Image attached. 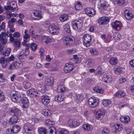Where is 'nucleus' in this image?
Wrapping results in <instances>:
<instances>
[{"mask_svg": "<svg viewBox=\"0 0 134 134\" xmlns=\"http://www.w3.org/2000/svg\"><path fill=\"white\" fill-rule=\"evenodd\" d=\"M10 95L12 101L14 102H19L23 98L21 93L14 91L11 92Z\"/></svg>", "mask_w": 134, "mask_h": 134, "instance_id": "nucleus-1", "label": "nucleus"}, {"mask_svg": "<svg viewBox=\"0 0 134 134\" xmlns=\"http://www.w3.org/2000/svg\"><path fill=\"white\" fill-rule=\"evenodd\" d=\"M82 122L81 119H69L67 122V125L71 128L75 127L79 125Z\"/></svg>", "mask_w": 134, "mask_h": 134, "instance_id": "nucleus-2", "label": "nucleus"}, {"mask_svg": "<svg viewBox=\"0 0 134 134\" xmlns=\"http://www.w3.org/2000/svg\"><path fill=\"white\" fill-rule=\"evenodd\" d=\"M83 23V21L80 19L74 20L71 23L72 26L73 28L76 30H80L82 27Z\"/></svg>", "mask_w": 134, "mask_h": 134, "instance_id": "nucleus-3", "label": "nucleus"}, {"mask_svg": "<svg viewBox=\"0 0 134 134\" xmlns=\"http://www.w3.org/2000/svg\"><path fill=\"white\" fill-rule=\"evenodd\" d=\"M10 5L4 6V8L5 10H10L11 12H14L18 10L19 8L17 6L16 3L15 2L11 3L10 1L8 3Z\"/></svg>", "mask_w": 134, "mask_h": 134, "instance_id": "nucleus-4", "label": "nucleus"}, {"mask_svg": "<svg viewBox=\"0 0 134 134\" xmlns=\"http://www.w3.org/2000/svg\"><path fill=\"white\" fill-rule=\"evenodd\" d=\"M82 40L83 45L85 46L88 47L90 46L92 40V38L90 35L89 34L84 35L82 37Z\"/></svg>", "mask_w": 134, "mask_h": 134, "instance_id": "nucleus-5", "label": "nucleus"}, {"mask_svg": "<svg viewBox=\"0 0 134 134\" xmlns=\"http://www.w3.org/2000/svg\"><path fill=\"white\" fill-rule=\"evenodd\" d=\"M99 102L98 99L97 97L94 96L90 98L88 100V105L91 107H94L97 106Z\"/></svg>", "mask_w": 134, "mask_h": 134, "instance_id": "nucleus-6", "label": "nucleus"}, {"mask_svg": "<svg viewBox=\"0 0 134 134\" xmlns=\"http://www.w3.org/2000/svg\"><path fill=\"white\" fill-rule=\"evenodd\" d=\"M73 39V37L70 35L64 36L63 37V43L66 46H69L72 43Z\"/></svg>", "mask_w": 134, "mask_h": 134, "instance_id": "nucleus-7", "label": "nucleus"}, {"mask_svg": "<svg viewBox=\"0 0 134 134\" xmlns=\"http://www.w3.org/2000/svg\"><path fill=\"white\" fill-rule=\"evenodd\" d=\"M49 29L51 33L53 35H57L59 31V29L55 24H53L50 25L49 27Z\"/></svg>", "mask_w": 134, "mask_h": 134, "instance_id": "nucleus-8", "label": "nucleus"}, {"mask_svg": "<svg viewBox=\"0 0 134 134\" xmlns=\"http://www.w3.org/2000/svg\"><path fill=\"white\" fill-rule=\"evenodd\" d=\"M26 93L30 97H36L39 96V93L38 91L34 89H31L27 90Z\"/></svg>", "mask_w": 134, "mask_h": 134, "instance_id": "nucleus-9", "label": "nucleus"}, {"mask_svg": "<svg viewBox=\"0 0 134 134\" xmlns=\"http://www.w3.org/2000/svg\"><path fill=\"white\" fill-rule=\"evenodd\" d=\"M100 3V9L101 10H106L110 6L108 2L104 0H101Z\"/></svg>", "mask_w": 134, "mask_h": 134, "instance_id": "nucleus-10", "label": "nucleus"}, {"mask_svg": "<svg viewBox=\"0 0 134 134\" xmlns=\"http://www.w3.org/2000/svg\"><path fill=\"white\" fill-rule=\"evenodd\" d=\"M112 28L117 31L120 30L122 27V25L120 21H116L111 24Z\"/></svg>", "mask_w": 134, "mask_h": 134, "instance_id": "nucleus-11", "label": "nucleus"}, {"mask_svg": "<svg viewBox=\"0 0 134 134\" xmlns=\"http://www.w3.org/2000/svg\"><path fill=\"white\" fill-rule=\"evenodd\" d=\"M111 126L113 127L115 132L120 131L122 129V126L121 124L112 123L111 124Z\"/></svg>", "mask_w": 134, "mask_h": 134, "instance_id": "nucleus-12", "label": "nucleus"}, {"mask_svg": "<svg viewBox=\"0 0 134 134\" xmlns=\"http://www.w3.org/2000/svg\"><path fill=\"white\" fill-rule=\"evenodd\" d=\"M24 130L26 133H31L33 132L34 130L30 126L29 124H25L24 127Z\"/></svg>", "mask_w": 134, "mask_h": 134, "instance_id": "nucleus-13", "label": "nucleus"}, {"mask_svg": "<svg viewBox=\"0 0 134 134\" xmlns=\"http://www.w3.org/2000/svg\"><path fill=\"white\" fill-rule=\"evenodd\" d=\"M73 68V64L70 62L66 64L64 68V70L66 72H69L72 71Z\"/></svg>", "mask_w": 134, "mask_h": 134, "instance_id": "nucleus-14", "label": "nucleus"}, {"mask_svg": "<svg viewBox=\"0 0 134 134\" xmlns=\"http://www.w3.org/2000/svg\"><path fill=\"white\" fill-rule=\"evenodd\" d=\"M50 102V98L46 95H44L41 97V102L44 105L48 104Z\"/></svg>", "mask_w": 134, "mask_h": 134, "instance_id": "nucleus-15", "label": "nucleus"}, {"mask_svg": "<svg viewBox=\"0 0 134 134\" xmlns=\"http://www.w3.org/2000/svg\"><path fill=\"white\" fill-rule=\"evenodd\" d=\"M98 22L100 25L107 24L109 22V19L107 17L103 16L99 18Z\"/></svg>", "mask_w": 134, "mask_h": 134, "instance_id": "nucleus-16", "label": "nucleus"}, {"mask_svg": "<svg viewBox=\"0 0 134 134\" xmlns=\"http://www.w3.org/2000/svg\"><path fill=\"white\" fill-rule=\"evenodd\" d=\"M85 12L86 14L90 16H93L96 14V12L94 10L91 8H87L85 10Z\"/></svg>", "mask_w": 134, "mask_h": 134, "instance_id": "nucleus-17", "label": "nucleus"}, {"mask_svg": "<svg viewBox=\"0 0 134 134\" xmlns=\"http://www.w3.org/2000/svg\"><path fill=\"white\" fill-rule=\"evenodd\" d=\"M30 36L29 34H26L24 35L23 36L24 42L22 43L23 45L30 46V44H27L26 43L29 41Z\"/></svg>", "mask_w": 134, "mask_h": 134, "instance_id": "nucleus-18", "label": "nucleus"}, {"mask_svg": "<svg viewBox=\"0 0 134 134\" xmlns=\"http://www.w3.org/2000/svg\"><path fill=\"white\" fill-rule=\"evenodd\" d=\"M124 14L125 18L128 20H131L134 16L133 15L129 12L128 10H126L125 11Z\"/></svg>", "mask_w": 134, "mask_h": 134, "instance_id": "nucleus-19", "label": "nucleus"}, {"mask_svg": "<svg viewBox=\"0 0 134 134\" xmlns=\"http://www.w3.org/2000/svg\"><path fill=\"white\" fill-rule=\"evenodd\" d=\"M35 16L36 17L37 20H40L42 17L41 12L40 11L36 10L32 12Z\"/></svg>", "mask_w": 134, "mask_h": 134, "instance_id": "nucleus-20", "label": "nucleus"}, {"mask_svg": "<svg viewBox=\"0 0 134 134\" xmlns=\"http://www.w3.org/2000/svg\"><path fill=\"white\" fill-rule=\"evenodd\" d=\"M105 113V111L103 109L99 110L96 114L95 116L97 119H98L103 117Z\"/></svg>", "mask_w": 134, "mask_h": 134, "instance_id": "nucleus-21", "label": "nucleus"}, {"mask_svg": "<svg viewBox=\"0 0 134 134\" xmlns=\"http://www.w3.org/2000/svg\"><path fill=\"white\" fill-rule=\"evenodd\" d=\"M42 41L43 42H44L46 44H47L48 42L54 41V40L53 39L50 38L46 36H43L42 37Z\"/></svg>", "mask_w": 134, "mask_h": 134, "instance_id": "nucleus-22", "label": "nucleus"}, {"mask_svg": "<svg viewBox=\"0 0 134 134\" xmlns=\"http://www.w3.org/2000/svg\"><path fill=\"white\" fill-rule=\"evenodd\" d=\"M7 60L4 57H2L0 58V63L1 64L2 68H5L7 64Z\"/></svg>", "mask_w": 134, "mask_h": 134, "instance_id": "nucleus-23", "label": "nucleus"}, {"mask_svg": "<svg viewBox=\"0 0 134 134\" xmlns=\"http://www.w3.org/2000/svg\"><path fill=\"white\" fill-rule=\"evenodd\" d=\"M65 97L64 95H57L55 96L54 99L57 102H60L64 100Z\"/></svg>", "mask_w": 134, "mask_h": 134, "instance_id": "nucleus-24", "label": "nucleus"}, {"mask_svg": "<svg viewBox=\"0 0 134 134\" xmlns=\"http://www.w3.org/2000/svg\"><path fill=\"white\" fill-rule=\"evenodd\" d=\"M18 122V116L14 115L10 118L9 119V122L10 124H15Z\"/></svg>", "mask_w": 134, "mask_h": 134, "instance_id": "nucleus-25", "label": "nucleus"}, {"mask_svg": "<svg viewBox=\"0 0 134 134\" xmlns=\"http://www.w3.org/2000/svg\"><path fill=\"white\" fill-rule=\"evenodd\" d=\"M130 117L128 116H122L120 118V121L125 123H128L130 121Z\"/></svg>", "mask_w": 134, "mask_h": 134, "instance_id": "nucleus-26", "label": "nucleus"}, {"mask_svg": "<svg viewBox=\"0 0 134 134\" xmlns=\"http://www.w3.org/2000/svg\"><path fill=\"white\" fill-rule=\"evenodd\" d=\"M4 33L2 32L1 34H0V40H1L3 44L5 45L7 42V38L4 36Z\"/></svg>", "mask_w": 134, "mask_h": 134, "instance_id": "nucleus-27", "label": "nucleus"}, {"mask_svg": "<svg viewBox=\"0 0 134 134\" xmlns=\"http://www.w3.org/2000/svg\"><path fill=\"white\" fill-rule=\"evenodd\" d=\"M103 80L105 82H110L112 80L111 76L110 75H108L103 78Z\"/></svg>", "mask_w": 134, "mask_h": 134, "instance_id": "nucleus-28", "label": "nucleus"}, {"mask_svg": "<svg viewBox=\"0 0 134 134\" xmlns=\"http://www.w3.org/2000/svg\"><path fill=\"white\" fill-rule=\"evenodd\" d=\"M25 46V54L24 53V50H22L18 54L26 56L29 54V49L30 46Z\"/></svg>", "mask_w": 134, "mask_h": 134, "instance_id": "nucleus-29", "label": "nucleus"}, {"mask_svg": "<svg viewBox=\"0 0 134 134\" xmlns=\"http://www.w3.org/2000/svg\"><path fill=\"white\" fill-rule=\"evenodd\" d=\"M13 131L14 133H18L20 130V127L17 125H15L12 127Z\"/></svg>", "mask_w": 134, "mask_h": 134, "instance_id": "nucleus-30", "label": "nucleus"}, {"mask_svg": "<svg viewBox=\"0 0 134 134\" xmlns=\"http://www.w3.org/2000/svg\"><path fill=\"white\" fill-rule=\"evenodd\" d=\"M11 50V49L9 48H6L5 50L2 53L3 55L7 56L10 54Z\"/></svg>", "mask_w": 134, "mask_h": 134, "instance_id": "nucleus-31", "label": "nucleus"}, {"mask_svg": "<svg viewBox=\"0 0 134 134\" xmlns=\"http://www.w3.org/2000/svg\"><path fill=\"white\" fill-rule=\"evenodd\" d=\"M114 96L119 97H123L125 96V94L124 92L121 91H119L117 92L114 94Z\"/></svg>", "mask_w": 134, "mask_h": 134, "instance_id": "nucleus-32", "label": "nucleus"}, {"mask_svg": "<svg viewBox=\"0 0 134 134\" xmlns=\"http://www.w3.org/2000/svg\"><path fill=\"white\" fill-rule=\"evenodd\" d=\"M14 50L16 51L21 47V42L19 41H16L14 43Z\"/></svg>", "mask_w": 134, "mask_h": 134, "instance_id": "nucleus-33", "label": "nucleus"}, {"mask_svg": "<svg viewBox=\"0 0 134 134\" xmlns=\"http://www.w3.org/2000/svg\"><path fill=\"white\" fill-rule=\"evenodd\" d=\"M109 63L112 65H115L118 62V60L117 58L114 57H112L109 60Z\"/></svg>", "mask_w": 134, "mask_h": 134, "instance_id": "nucleus-34", "label": "nucleus"}, {"mask_svg": "<svg viewBox=\"0 0 134 134\" xmlns=\"http://www.w3.org/2000/svg\"><path fill=\"white\" fill-rule=\"evenodd\" d=\"M68 16L67 14H64L60 16L59 19L62 22H64L68 20Z\"/></svg>", "mask_w": 134, "mask_h": 134, "instance_id": "nucleus-35", "label": "nucleus"}, {"mask_svg": "<svg viewBox=\"0 0 134 134\" xmlns=\"http://www.w3.org/2000/svg\"><path fill=\"white\" fill-rule=\"evenodd\" d=\"M66 88L64 86L59 85L57 88V91L59 92H63L66 90Z\"/></svg>", "mask_w": 134, "mask_h": 134, "instance_id": "nucleus-36", "label": "nucleus"}, {"mask_svg": "<svg viewBox=\"0 0 134 134\" xmlns=\"http://www.w3.org/2000/svg\"><path fill=\"white\" fill-rule=\"evenodd\" d=\"M42 114L45 116H49L52 114V112L48 109H44L43 110Z\"/></svg>", "mask_w": 134, "mask_h": 134, "instance_id": "nucleus-37", "label": "nucleus"}, {"mask_svg": "<svg viewBox=\"0 0 134 134\" xmlns=\"http://www.w3.org/2000/svg\"><path fill=\"white\" fill-rule=\"evenodd\" d=\"M38 131L39 134H46L47 133V130L44 127H41L38 128Z\"/></svg>", "mask_w": 134, "mask_h": 134, "instance_id": "nucleus-38", "label": "nucleus"}, {"mask_svg": "<svg viewBox=\"0 0 134 134\" xmlns=\"http://www.w3.org/2000/svg\"><path fill=\"white\" fill-rule=\"evenodd\" d=\"M11 112L13 113L15 115L17 116L20 113V110L17 108L14 107L11 110Z\"/></svg>", "mask_w": 134, "mask_h": 134, "instance_id": "nucleus-39", "label": "nucleus"}, {"mask_svg": "<svg viewBox=\"0 0 134 134\" xmlns=\"http://www.w3.org/2000/svg\"><path fill=\"white\" fill-rule=\"evenodd\" d=\"M63 28L64 30L67 32L69 33L70 32V28L69 24L67 23L63 26Z\"/></svg>", "mask_w": 134, "mask_h": 134, "instance_id": "nucleus-40", "label": "nucleus"}, {"mask_svg": "<svg viewBox=\"0 0 134 134\" xmlns=\"http://www.w3.org/2000/svg\"><path fill=\"white\" fill-rule=\"evenodd\" d=\"M46 81L48 85H52L54 82V79L52 77H48L46 79Z\"/></svg>", "mask_w": 134, "mask_h": 134, "instance_id": "nucleus-41", "label": "nucleus"}, {"mask_svg": "<svg viewBox=\"0 0 134 134\" xmlns=\"http://www.w3.org/2000/svg\"><path fill=\"white\" fill-rule=\"evenodd\" d=\"M113 37L115 41H119L121 37L120 34L118 33L114 34Z\"/></svg>", "mask_w": 134, "mask_h": 134, "instance_id": "nucleus-42", "label": "nucleus"}, {"mask_svg": "<svg viewBox=\"0 0 134 134\" xmlns=\"http://www.w3.org/2000/svg\"><path fill=\"white\" fill-rule=\"evenodd\" d=\"M103 105L105 107L108 106L111 103V101L109 100L103 99L102 101Z\"/></svg>", "mask_w": 134, "mask_h": 134, "instance_id": "nucleus-43", "label": "nucleus"}, {"mask_svg": "<svg viewBox=\"0 0 134 134\" xmlns=\"http://www.w3.org/2000/svg\"><path fill=\"white\" fill-rule=\"evenodd\" d=\"M82 127L84 130L86 131H88L91 129L90 125L87 124H84Z\"/></svg>", "mask_w": 134, "mask_h": 134, "instance_id": "nucleus-44", "label": "nucleus"}, {"mask_svg": "<svg viewBox=\"0 0 134 134\" xmlns=\"http://www.w3.org/2000/svg\"><path fill=\"white\" fill-rule=\"evenodd\" d=\"M75 8L76 10H80L82 8V6L80 2H75Z\"/></svg>", "mask_w": 134, "mask_h": 134, "instance_id": "nucleus-45", "label": "nucleus"}, {"mask_svg": "<svg viewBox=\"0 0 134 134\" xmlns=\"http://www.w3.org/2000/svg\"><path fill=\"white\" fill-rule=\"evenodd\" d=\"M24 87L25 89H27L29 88L31 86V84L30 82L24 81Z\"/></svg>", "mask_w": 134, "mask_h": 134, "instance_id": "nucleus-46", "label": "nucleus"}, {"mask_svg": "<svg viewBox=\"0 0 134 134\" xmlns=\"http://www.w3.org/2000/svg\"><path fill=\"white\" fill-rule=\"evenodd\" d=\"M93 89L94 91L98 93L102 94L103 93V90L98 87H95Z\"/></svg>", "mask_w": 134, "mask_h": 134, "instance_id": "nucleus-47", "label": "nucleus"}, {"mask_svg": "<svg viewBox=\"0 0 134 134\" xmlns=\"http://www.w3.org/2000/svg\"><path fill=\"white\" fill-rule=\"evenodd\" d=\"M90 52L91 54L93 55H96L98 53V51L95 49L93 48L90 49Z\"/></svg>", "mask_w": 134, "mask_h": 134, "instance_id": "nucleus-48", "label": "nucleus"}, {"mask_svg": "<svg viewBox=\"0 0 134 134\" xmlns=\"http://www.w3.org/2000/svg\"><path fill=\"white\" fill-rule=\"evenodd\" d=\"M84 98L83 96L80 94H78L76 96V99L79 102H81Z\"/></svg>", "mask_w": 134, "mask_h": 134, "instance_id": "nucleus-49", "label": "nucleus"}, {"mask_svg": "<svg viewBox=\"0 0 134 134\" xmlns=\"http://www.w3.org/2000/svg\"><path fill=\"white\" fill-rule=\"evenodd\" d=\"M7 123L4 121L1 120L0 121V127L2 128H4L6 127Z\"/></svg>", "mask_w": 134, "mask_h": 134, "instance_id": "nucleus-50", "label": "nucleus"}, {"mask_svg": "<svg viewBox=\"0 0 134 134\" xmlns=\"http://www.w3.org/2000/svg\"><path fill=\"white\" fill-rule=\"evenodd\" d=\"M59 134H68L69 132L67 130L61 129L59 131Z\"/></svg>", "mask_w": 134, "mask_h": 134, "instance_id": "nucleus-51", "label": "nucleus"}, {"mask_svg": "<svg viewBox=\"0 0 134 134\" xmlns=\"http://www.w3.org/2000/svg\"><path fill=\"white\" fill-rule=\"evenodd\" d=\"M37 46L36 44L34 43L31 44V48L33 51H35L37 48Z\"/></svg>", "mask_w": 134, "mask_h": 134, "instance_id": "nucleus-52", "label": "nucleus"}, {"mask_svg": "<svg viewBox=\"0 0 134 134\" xmlns=\"http://www.w3.org/2000/svg\"><path fill=\"white\" fill-rule=\"evenodd\" d=\"M112 39V36L110 35H108L106 37L104 42L106 43H109Z\"/></svg>", "mask_w": 134, "mask_h": 134, "instance_id": "nucleus-53", "label": "nucleus"}, {"mask_svg": "<svg viewBox=\"0 0 134 134\" xmlns=\"http://www.w3.org/2000/svg\"><path fill=\"white\" fill-rule=\"evenodd\" d=\"M97 73L99 75H101L103 74L102 69L101 66H99L97 69Z\"/></svg>", "mask_w": 134, "mask_h": 134, "instance_id": "nucleus-54", "label": "nucleus"}, {"mask_svg": "<svg viewBox=\"0 0 134 134\" xmlns=\"http://www.w3.org/2000/svg\"><path fill=\"white\" fill-rule=\"evenodd\" d=\"M87 65L88 67H90L92 66L93 64V61L91 60H90L87 62Z\"/></svg>", "mask_w": 134, "mask_h": 134, "instance_id": "nucleus-55", "label": "nucleus"}, {"mask_svg": "<svg viewBox=\"0 0 134 134\" xmlns=\"http://www.w3.org/2000/svg\"><path fill=\"white\" fill-rule=\"evenodd\" d=\"M49 134H56V130L54 127H52L51 128Z\"/></svg>", "mask_w": 134, "mask_h": 134, "instance_id": "nucleus-56", "label": "nucleus"}, {"mask_svg": "<svg viewBox=\"0 0 134 134\" xmlns=\"http://www.w3.org/2000/svg\"><path fill=\"white\" fill-rule=\"evenodd\" d=\"M30 68L29 66L24 68L22 70L23 72H27L30 71Z\"/></svg>", "mask_w": 134, "mask_h": 134, "instance_id": "nucleus-57", "label": "nucleus"}, {"mask_svg": "<svg viewBox=\"0 0 134 134\" xmlns=\"http://www.w3.org/2000/svg\"><path fill=\"white\" fill-rule=\"evenodd\" d=\"M125 130L126 134H129L132 132V129L129 127H126L125 128Z\"/></svg>", "mask_w": 134, "mask_h": 134, "instance_id": "nucleus-58", "label": "nucleus"}, {"mask_svg": "<svg viewBox=\"0 0 134 134\" xmlns=\"http://www.w3.org/2000/svg\"><path fill=\"white\" fill-rule=\"evenodd\" d=\"M13 64L14 65V66L15 68H17L20 66V65L21 64V63L20 62H15Z\"/></svg>", "mask_w": 134, "mask_h": 134, "instance_id": "nucleus-59", "label": "nucleus"}, {"mask_svg": "<svg viewBox=\"0 0 134 134\" xmlns=\"http://www.w3.org/2000/svg\"><path fill=\"white\" fill-rule=\"evenodd\" d=\"M5 97L4 96L3 92L0 91V101H2L4 100Z\"/></svg>", "mask_w": 134, "mask_h": 134, "instance_id": "nucleus-60", "label": "nucleus"}, {"mask_svg": "<svg viewBox=\"0 0 134 134\" xmlns=\"http://www.w3.org/2000/svg\"><path fill=\"white\" fill-rule=\"evenodd\" d=\"M109 131V129L107 128H104L102 131V134H108Z\"/></svg>", "mask_w": 134, "mask_h": 134, "instance_id": "nucleus-61", "label": "nucleus"}, {"mask_svg": "<svg viewBox=\"0 0 134 134\" xmlns=\"http://www.w3.org/2000/svg\"><path fill=\"white\" fill-rule=\"evenodd\" d=\"M73 58L75 60V61L76 63H78L79 60V58L78 57L77 55H74Z\"/></svg>", "mask_w": 134, "mask_h": 134, "instance_id": "nucleus-62", "label": "nucleus"}, {"mask_svg": "<svg viewBox=\"0 0 134 134\" xmlns=\"http://www.w3.org/2000/svg\"><path fill=\"white\" fill-rule=\"evenodd\" d=\"M115 73L116 74H119L121 71V70L119 68H117L114 70Z\"/></svg>", "mask_w": 134, "mask_h": 134, "instance_id": "nucleus-63", "label": "nucleus"}, {"mask_svg": "<svg viewBox=\"0 0 134 134\" xmlns=\"http://www.w3.org/2000/svg\"><path fill=\"white\" fill-rule=\"evenodd\" d=\"M13 129H8L6 131L7 133L8 134H12L14 133L12 130Z\"/></svg>", "mask_w": 134, "mask_h": 134, "instance_id": "nucleus-64", "label": "nucleus"}]
</instances>
